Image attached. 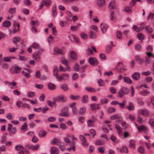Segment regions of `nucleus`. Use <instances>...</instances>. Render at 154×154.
<instances>
[{
    "label": "nucleus",
    "instance_id": "1",
    "mask_svg": "<svg viewBox=\"0 0 154 154\" xmlns=\"http://www.w3.org/2000/svg\"><path fill=\"white\" fill-rule=\"evenodd\" d=\"M129 91V90L127 88L123 87L118 92L119 96L120 97H122L124 94H127Z\"/></svg>",
    "mask_w": 154,
    "mask_h": 154
},
{
    "label": "nucleus",
    "instance_id": "2",
    "mask_svg": "<svg viewBox=\"0 0 154 154\" xmlns=\"http://www.w3.org/2000/svg\"><path fill=\"white\" fill-rule=\"evenodd\" d=\"M68 107H65L62 110L61 112L59 113V115L61 116L69 117V115L68 113Z\"/></svg>",
    "mask_w": 154,
    "mask_h": 154
},
{
    "label": "nucleus",
    "instance_id": "3",
    "mask_svg": "<svg viewBox=\"0 0 154 154\" xmlns=\"http://www.w3.org/2000/svg\"><path fill=\"white\" fill-rule=\"evenodd\" d=\"M144 25V24L143 23L138 25L137 26L134 25L133 26V29L136 32H139L144 29L145 27Z\"/></svg>",
    "mask_w": 154,
    "mask_h": 154
},
{
    "label": "nucleus",
    "instance_id": "4",
    "mask_svg": "<svg viewBox=\"0 0 154 154\" xmlns=\"http://www.w3.org/2000/svg\"><path fill=\"white\" fill-rule=\"evenodd\" d=\"M119 69V72L121 73H122L125 72L126 69L125 68L122 63L119 62L117 64V66L115 68V69Z\"/></svg>",
    "mask_w": 154,
    "mask_h": 154
},
{
    "label": "nucleus",
    "instance_id": "5",
    "mask_svg": "<svg viewBox=\"0 0 154 154\" xmlns=\"http://www.w3.org/2000/svg\"><path fill=\"white\" fill-rule=\"evenodd\" d=\"M90 64L92 66H96L98 64V61L96 58L94 57H91L88 59Z\"/></svg>",
    "mask_w": 154,
    "mask_h": 154
},
{
    "label": "nucleus",
    "instance_id": "6",
    "mask_svg": "<svg viewBox=\"0 0 154 154\" xmlns=\"http://www.w3.org/2000/svg\"><path fill=\"white\" fill-rule=\"evenodd\" d=\"M20 24L19 23H17L16 21H14V28L13 30V32L15 33L17 31L20 30Z\"/></svg>",
    "mask_w": 154,
    "mask_h": 154
},
{
    "label": "nucleus",
    "instance_id": "7",
    "mask_svg": "<svg viewBox=\"0 0 154 154\" xmlns=\"http://www.w3.org/2000/svg\"><path fill=\"white\" fill-rule=\"evenodd\" d=\"M33 57L34 59L37 62H39L40 59L41 53L38 51L35 52L34 54Z\"/></svg>",
    "mask_w": 154,
    "mask_h": 154
},
{
    "label": "nucleus",
    "instance_id": "8",
    "mask_svg": "<svg viewBox=\"0 0 154 154\" xmlns=\"http://www.w3.org/2000/svg\"><path fill=\"white\" fill-rule=\"evenodd\" d=\"M69 78V75L68 74L64 73L59 76L58 81H60L62 80H66Z\"/></svg>",
    "mask_w": 154,
    "mask_h": 154
},
{
    "label": "nucleus",
    "instance_id": "9",
    "mask_svg": "<svg viewBox=\"0 0 154 154\" xmlns=\"http://www.w3.org/2000/svg\"><path fill=\"white\" fill-rule=\"evenodd\" d=\"M140 74L139 73L135 72L132 75L131 77L134 80H138L140 78Z\"/></svg>",
    "mask_w": 154,
    "mask_h": 154
},
{
    "label": "nucleus",
    "instance_id": "10",
    "mask_svg": "<svg viewBox=\"0 0 154 154\" xmlns=\"http://www.w3.org/2000/svg\"><path fill=\"white\" fill-rule=\"evenodd\" d=\"M57 6L56 4H54L52 8V16L54 18H55L57 14V12L56 11Z\"/></svg>",
    "mask_w": 154,
    "mask_h": 154
},
{
    "label": "nucleus",
    "instance_id": "11",
    "mask_svg": "<svg viewBox=\"0 0 154 154\" xmlns=\"http://www.w3.org/2000/svg\"><path fill=\"white\" fill-rule=\"evenodd\" d=\"M135 61L138 63L141 64L144 62L143 60L141 59L140 57L138 55H136L134 57Z\"/></svg>",
    "mask_w": 154,
    "mask_h": 154
},
{
    "label": "nucleus",
    "instance_id": "12",
    "mask_svg": "<svg viewBox=\"0 0 154 154\" xmlns=\"http://www.w3.org/2000/svg\"><path fill=\"white\" fill-rule=\"evenodd\" d=\"M50 152L51 154H58L59 149L53 146L51 148Z\"/></svg>",
    "mask_w": 154,
    "mask_h": 154
},
{
    "label": "nucleus",
    "instance_id": "13",
    "mask_svg": "<svg viewBox=\"0 0 154 154\" xmlns=\"http://www.w3.org/2000/svg\"><path fill=\"white\" fill-rule=\"evenodd\" d=\"M139 112H140L142 115L145 116H148L149 114V111L146 109H143L139 110Z\"/></svg>",
    "mask_w": 154,
    "mask_h": 154
},
{
    "label": "nucleus",
    "instance_id": "14",
    "mask_svg": "<svg viewBox=\"0 0 154 154\" xmlns=\"http://www.w3.org/2000/svg\"><path fill=\"white\" fill-rule=\"evenodd\" d=\"M140 94L142 96H148L150 94V91L147 90H143L139 92Z\"/></svg>",
    "mask_w": 154,
    "mask_h": 154
},
{
    "label": "nucleus",
    "instance_id": "15",
    "mask_svg": "<svg viewBox=\"0 0 154 154\" xmlns=\"http://www.w3.org/2000/svg\"><path fill=\"white\" fill-rule=\"evenodd\" d=\"M108 28L107 25L105 23H102L100 25V28L103 33H104Z\"/></svg>",
    "mask_w": 154,
    "mask_h": 154
},
{
    "label": "nucleus",
    "instance_id": "16",
    "mask_svg": "<svg viewBox=\"0 0 154 154\" xmlns=\"http://www.w3.org/2000/svg\"><path fill=\"white\" fill-rule=\"evenodd\" d=\"M70 57L73 60H75L77 58V55L76 53L73 51H71L70 53Z\"/></svg>",
    "mask_w": 154,
    "mask_h": 154
},
{
    "label": "nucleus",
    "instance_id": "17",
    "mask_svg": "<svg viewBox=\"0 0 154 154\" xmlns=\"http://www.w3.org/2000/svg\"><path fill=\"white\" fill-rule=\"evenodd\" d=\"M58 70L57 69V67H54V69L53 74L56 77L57 80H58L60 76L58 75Z\"/></svg>",
    "mask_w": 154,
    "mask_h": 154
},
{
    "label": "nucleus",
    "instance_id": "18",
    "mask_svg": "<svg viewBox=\"0 0 154 154\" xmlns=\"http://www.w3.org/2000/svg\"><path fill=\"white\" fill-rule=\"evenodd\" d=\"M60 143L61 142L60 140L57 138H54L53 139L52 142L51 143V144H55L58 146L60 145Z\"/></svg>",
    "mask_w": 154,
    "mask_h": 154
},
{
    "label": "nucleus",
    "instance_id": "19",
    "mask_svg": "<svg viewBox=\"0 0 154 154\" xmlns=\"http://www.w3.org/2000/svg\"><path fill=\"white\" fill-rule=\"evenodd\" d=\"M31 47L34 49H39L40 48V46L39 44L35 42H33L31 46Z\"/></svg>",
    "mask_w": 154,
    "mask_h": 154
},
{
    "label": "nucleus",
    "instance_id": "20",
    "mask_svg": "<svg viewBox=\"0 0 154 154\" xmlns=\"http://www.w3.org/2000/svg\"><path fill=\"white\" fill-rule=\"evenodd\" d=\"M126 107L129 110H133L134 109V106L132 102H130L129 106H126Z\"/></svg>",
    "mask_w": 154,
    "mask_h": 154
},
{
    "label": "nucleus",
    "instance_id": "21",
    "mask_svg": "<svg viewBox=\"0 0 154 154\" xmlns=\"http://www.w3.org/2000/svg\"><path fill=\"white\" fill-rule=\"evenodd\" d=\"M123 79L124 82L128 84H130L132 83L131 80L128 77H124Z\"/></svg>",
    "mask_w": 154,
    "mask_h": 154
},
{
    "label": "nucleus",
    "instance_id": "22",
    "mask_svg": "<svg viewBox=\"0 0 154 154\" xmlns=\"http://www.w3.org/2000/svg\"><path fill=\"white\" fill-rule=\"evenodd\" d=\"M94 120H93L91 119L88 120L87 122L88 126L89 127H94Z\"/></svg>",
    "mask_w": 154,
    "mask_h": 154
},
{
    "label": "nucleus",
    "instance_id": "23",
    "mask_svg": "<svg viewBox=\"0 0 154 154\" xmlns=\"http://www.w3.org/2000/svg\"><path fill=\"white\" fill-rule=\"evenodd\" d=\"M75 142L74 141H72V142L71 143V146H72V147H70L69 148H68L67 149V150L68 151H69L71 149H72L73 151H74L75 150Z\"/></svg>",
    "mask_w": 154,
    "mask_h": 154
},
{
    "label": "nucleus",
    "instance_id": "24",
    "mask_svg": "<svg viewBox=\"0 0 154 154\" xmlns=\"http://www.w3.org/2000/svg\"><path fill=\"white\" fill-rule=\"evenodd\" d=\"M11 25V22L9 21H6L3 22L2 25L5 27H8Z\"/></svg>",
    "mask_w": 154,
    "mask_h": 154
},
{
    "label": "nucleus",
    "instance_id": "25",
    "mask_svg": "<svg viewBox=\"0 0 154 154\" xmlns=\"http://www.w3.org/2000/svg\"><path fill=\"white\" fill-rule=\"evenodd\" d=\"M61 61L63 64L67 65H68L69 61L64 57H62L61 58Z\"/></svg>",
    "mask_w": 154,
    "mask_h": 154
},
{
    "label": "nucleus",
    "instance_id": "26",
    "mask_svg": "<svg viewBox=\"0 0 154 154\" xmlns=\"http://www.w3.org/2000/svg\"><path fill=\"white\" fill-rule=\"evenodd\" d=\"M97 4L98 7H102L105 5V1L104 0H97Z\"/></svg>",
    "mask_w": 154,
    "mask_h": 154
},
{
    "label": "nucleus",
    "instance_id": "27",
    "mask_svg": "<svg viewBox=\"0 0 154 154\" xmlns=\"http://www.w3.org/2000/svg\"><path fill=\"white\" fill-rule=\"evenodd\" d=\"M85 89L87 91L91 93H94L96 91L95 89L91 87H85Z\"/></svg>",
    "mask_w": 154,
    "mask_h": 154
},
{
    "label": "nucleus",
    "instance_id": "28",
    "mask_svg": "<svg viewBox=\"0 0 154 154\" xmlns=\"http://www.w3.org/2000/svg\"><path fill=\"white\" fill-rule=\"evenodd\" d=\"M135 141L134 140H131L129 142V146L130 147L134 149L135 147L134 143Z\"/></svg>",
    "mask_w": 154,
    "mask_h": 154
},
{
    "label": "nucleus",
    "instance_id": "29",
    "mask_svg": "<svg viewBox=\"0 0 154 154\" xmlns=\"http://www.w3.org/2000/svg\"><path fill=\"white\" fill-rule=\"evenodd\" d=\"M47 134V132L43 130L40 131L39 133V136L40 137H43Z\"/></svg>",
    "mask_w": 154,
    "mask_h": 154
},
{
    "label": "nucleus",
    "instance_id": "30",
    "mask_svg": "<svg viewBox=\"0 0 154 154\" xmlns=\"http://www.w3.org/2000/svg\"><path fill=\"white\" fill-rule=\"evenodd\" d=\"M120 151L121 153H127L128 152L127 148L125 146H122V149H120Z\"/></svg>",
    "mask_w": 154,
    "mask_h": 154
},
{
    "label": "nucleus",
    "instance_id": "31",
    "mask_svg": "<svg viewBox=\"0 0 154 154\" xmlns=\"http://www.w3.org/2000/svg\"><path fill=\"white\" fill-rule=\"evenodd\" d=\"M116 5L115 3L113 2H110L109 5V8L110 10H112L115 9Z\"/></svg>",
    "mask_w": 154,
    "mask_h": 154
},
{
    "label": "nucleus",
    "instance_id": "32",
    "mask_svg": "<svg viewBox=\"0 0 154 154\" xmlns=\"http://www.w3.org/2000/svg\"><path fill=\"white\" fill-rule=\"evenodd\" d=\"M48 88L51 90H54L55 89V86L53 83H50L48 85Z\"/></svg>",
    "mask_w": 154,
    "mask_h": 154
},
{
    "label": "nucleus",
    "instance_id": "33",
    "mask_svg": "<svg viewBox=\"0 0 154 154\" xmlns=\"http://www.w3.org/2000/svg\"><path fill=\"white\" fill-rule=\"evenodd\" d=\"M110 119L111 120H114L116 119H119V120H122V118L120 117L117 114H115L110 117Z\"/></svg>",
    "mask_w": 154,
    "mask_h": 154
},
{
    "label": "nucleus",
    "instance_id": "34",
    "mask_svg": "<svg viewBox=\"0 0 154 154\" xmlns=\"http://www.w3.org/2000/svg\"><path fill=\"white\" fill-rule=\"evenodd\" d=\"M145 29L146 32L149 33H151L152 32V28L149 26H145Z\"/></svg>",
    "mask_w": 154,
    "mask_h": 154
},
{
    "label": "nucleus",
    "instance_id": "35",
    "mask_svg": "<svg viewBox=\"0 0 154 154\" xmlns=\"http://www.w3.org/2000/svg\"><path fill=\"white\" fill-rule=\"evenodd\" d=\"M39 147V145L38 144H37L35 146L30 145L29 146V148L33 150H37L38 149Z\"/></svg>",
    "mask_w": 154,
    "mask_h": 154
},
{
    "label": "nucleus",
    "instance_id": "36",
    "mask_svg": "<svg viewBox=\"0 0 154 154\" xmlns=\"http://www.w3.org/2000/svg\"><path fill=\"white\" fill-rule=\"evenodd\" d=\"M90 38H94L96 37L95 33L92 31H90L89 32Z\"/></svg>",
    "mask_w": 154,
    "mask_h": 154
},
{
    "label": "nucleus",
    "instance_id": "37",
    "mask_svg": "<svg viewBox=\"0 0 154 154\" xmlns=\"http://www.w3.org/2000/svg\"><path fill=\"white\" fill-rule=\"evenodd\" d=\"M54 51L58 54H63L61 50L58 48H54Z\"/></svg>",
    "mask_w": 154,
    "mask_h": 154
},
{
    "label": "nucleus",
    "instance_id": "38",
    "mask_svg": "<svg viewBox=\"0 0 154 154\" xmlns=\"http://www.w3.org/2000/svg\"><path fill=\"white\" fill-rule=\"evenodd\" d=\"M86 110V108L85 107L81 108L79 111V114L81 115H83L85 113Z\"/></svg>",
    "mask_w": 154,
    "mask_h": 154
},
{
    "label": "nucleus",
    "instance_id": "39",
    "mask_svg": "<svg viewBox=\"0 0 154 154\" xmlns=\"http://www.w3.org/2000/svg\"><path fill=\"white\" fill-rule=\"evenodd\" d=\"M42 2L46 6L48 7L50 5L51 2L50 0H44Z\"/></svg>",
    "mask_w": 154,
    "mask_h": 154
},
{
    "label": "nucleus",
    "instance_id": "40",
    "mask_svg": "<svg viewBox=\"0 0 154 154\" xmlns=\"http://www.w3.org/2000/svg\"><path fill=\"white\" fill-rule=\"evenodd\" d=\"M124 10L125 11L128 13H131L132 12V11L131 9V7L130 6H127L125 7Z\"/></svg>",
    "mask_w": 154,
    "mask_h": 154
},
{
    "label": "nucleus",
    "instance_id": "41",
    "mask_svg": "<svg viewBox=\"0 0 154 154\" xmlns=\"http://www.w3.org/2000/svg\"><path fill=\"white\" fill-rule=\"evenodd\" d=\"M61 88L65 91L68 90L67 85L66 84H63L61 86Z\"/></svg>",
    "mask_w": 154,
    "mask_h": 154
},
{
    "label": "nucleus",
    "instance_id": "42",
    "mask_svg": "<svg viewBox=\"0 0 154 154\" xmlns=\"http://www.w3.org/2000/svg\"><path fill=\"white\" fill-rule=\"evenodd\" d=\"M35 95V93L34 92L29 91L27 93V96L29 97H34Z\"/></svg>",
    "mask_w": 154,
    "mask_h": 154
},
{
    "label": "nucleus",
    "instance_id": "43",
    "mask_svg": "<svg viewBox=\"0 0 154 154\" xmlns=\"http://www.w3.org/2000/svg\"><path fill=\"white\" fill-rule=\"evenodd\" d=\"M104 144V142L103 141L100 140H97L95 142V144L97 145H102Z\"/></svg>",
    "mask_w": 154,
    "mask_h": 154
},
{
    "label": "nucleus",
    "instance_id": "44",
    "mask_svg": "<svg viewBox=\"0 0 154 154\" xmlns=\"http://www.w3.org/2000/svg\"><path fill=\"white\" fill-rule=\"evenodd\" d=\"M137 128L139 131L142 130H144L145 131L147 130V128L146 127L143 125H142L140 127H137Z\"/></svg>",
    "mask_w": 154,
    "mask_h": 154
},
{
    "label": "nucleus",
    "instance_id": "45",
    "mask_svg": "<svg viewBox=\"0 0 154 154\" xmlns=\"http://www.w3.org/2000/svg\"><path fill=\"white\" fill-rule=\"evenodd\" d=\"M6 117L9 120L12 119L14 118V116L10 113H7L6 115Z\"/></svg>",
    "mask_w": 154,
    "mask_h": 154
},
{
    "label": "nucleus",
    "instance_id": "46",
    "mask_svg": "<svg viewBox=\"0 0 154 154\" xmlns=\"http://www.w3.org/2000/svg\"><path fill=\"white\" fill-rule=\"evenodd\" d=\"M126 103V101L123 100L122 101V103H119L118 104L119 105L120 107L121 108H123L125 107V105Z\"/></svg>",
    "mask_w": 154,
    "mask_h": 154
},
{
    "label": "nucleus",
    "instance_id": "47",
    "mask_svg": "<svg viewBox=\"0 0 154 154\" xmlns=\"http://www.w3.org/2000/svg\"><path fill=\"white\" fill-rule=\"evenodd\" d=\"M16 8H10L8 10V12L10 14H14L16 11Z\"/></svg>",
    "mask_w": 154,
    "mask_h": 154
},
{
    "label": "nucleus",
    "instance_id": "48",
    "mask_svg": "<svg viewBox=\"0 0 154 154\" xmlns=\"http://www.w3.org/2000/svg\"><path fill=\"white\" fill-rule=\"evenodd\" d=\"M64 98V97L63 95H61L56 98L55 100L57 102H58L63 100Z\"/></svg>",
    "mask_w": 154,
    "mask_h": 154
},
{
    "label": "nucleus",
    "instance_id": "49",
    "mask_svg": "<svg viewBox=\"0 0 154 154\" xmlns=\"http://www.w3.org/2000/svg\"><path fill=\"white\" fill-rule=\"evenodd\" d=\"M135 48L136 50L137 51H140L141 50L142 47L139 44H136L135 46Z\"/></svg>",
    "mask_w": 154,
    "mask_h": 154
},
{
    "label": "nucleus",
    "instance_id": "50",
    "mask_svg": "<svg viewBox=\"0 0 154 154\" xmlns=\"http://www.w3.org/2000/svg\"><path fill=\"white\" fill-rule=\"evenodd\" d=\"M137 151L140 153H144L145 152L144 148L142 147H139L137 148Z\"/></svg>",
    "mask_w": 154,
    "mask_h": 154
},
{
    "label": "nucleus",
    "instance_id": "51",
    "mask_svg": "<svg viewBox=\"0 0 154 154\" xmlns=\"http://www.w3.org/2000/svg\"><path fill=\"white\" fill-rule=\"evenodd\" d=\"M116 128L118 130V134H120L121 133L122 129L121 127L118 124H116L115 125Z\"/></svg>",
    "mask_w": 154,
    "mask_h": 154
},
{
    "label": "nucleus",
    "instance_id": "52",
    "mask_svg": "<svg viewBox=\"0 0 154 154\" xmlns=\"http://www.w3.org/2000/svg\"><path fill=\"white\" fill-rule=\"evenodd\" d=\"M97 82L100 86H103L105 85L104 81L101 79H98L97 81Z\"/></svg>",
    "mask_w": 154,
    "mask_h": 154
},
{
    "label": "nucleus",
    "instance_id": "53",
    "mask_svg": "<svg viewBox=\"0 0 154 154\" xmlns=\"http://www.w3.org/2000/svg\"><path fill=\"white\" fill-rule=\"evenodd\" d=\"M7 134H6L3 135L2 137L1 143H4L5 141L7 140V137L6 136L7 135Z\"/></svg>",
    "mask_w": 154,
    "mask_h": 154
},
{
    "label": "nucleus",
    "instance_id": "54",
    "mask_svg": "<svg viewBox=\"0 0 154 154\" xmlns=\"http://www.w3.org/2000/svg\"><path fill=\"white\" fill-rule=\"evenodd\" d=\"M109 101V100L106 98H105L100 100V103L102 104L106 103Z\"/></svg>",
    "mask_w": 154,
    "mask_h": 154
},
{
    "label": "nucleus",
    "instance_id": "55",
    "mask_svg": "<svg viewBox=\"0 0 154 154\" xmlns=\"http://www.w3.org/2000/svg\"><path fill=\"white\" fill-rule=\"evenodd\" d=\"M73 70L75 71H79V66L77 63L75 64L73 68Z\"/></svg>",
    "mask_w": 154,
    "mask_h": 154
},
{
    "label": "nucleus",
    "instance_id": "56",
    "mask_svg": "<svg viewBox=\"0 0 154 154\" xmlns=\"http://www.w3.org/2000/svg\"><path fill=\"white\" fill-rule=\"evenodd\" d=\"M115 109L112 107H110L108 109V113L109 114H111L115 112Z\"/></svg>",
    "mask_w": 154,
    "mask_h": 154
},
{
    "label": "nucleus",
    "instance_id": "57",
    "mask_svg": "<svg viewBox=\"0 0 154 154\" xmlns=\"http://www.w3.org/2000/svg\"><path fill=\"white\" fill-rule=\"evenodd\" d=\"M69 97L72 100H77L79 98V97L78 95L74 96L73 95H71Z\"/></svg>",
    "mask_w": 154,
    "mask_h": 154
},
{
    "label": "nucleus",
    "instance_id": "58",
    "mask_svg": "<svg viewBox=\"0 0 154 154\" xmlns=\"http://www.w3.org/2000/svg\"><path fill=\"white\" fill-rule=\"evenodd\" d=\"M20 40V38L19 37H14L13 39V41L14 43H16L19 42Z\"/></svg>",
    "mask_w": 154,
    "mask_h": 154
},
{
    "label": "nucleus",
    "instance_id": "59",
    "mask_svg": "<svg viewBox=\"0 0 154 154\" xmlns=\"http://www.w3.org/2000/svg\"><path fill=\"white\" fill-rule=\"evenodd\" d=\"M97 150L100 153L103 154L104 153L105 149L104 147H99L98 148Z\"/></svg>",
    "mask_w": 154,
    "mask_h": 154
},
{
    "label": "nucleus",
    "instance_id": "60",
    "mask_svg": "<svg viewBox=\"0 0 154 154\" xmlns=\"http://www.w3.org/2000/svg\"><path fill=\"white\" fill-rule=\"evenodd\" d=\"M154 17V13H152L151 12H150L148 15V17L149 19L153 20Z\"/></svg>",
    "mask_w": 154,
    "mask_h": 154
},
{
    "label": "nucleus",
    "instance_id": "61",
    "mask_svg": "<svg viewBox=\"0 0 154 154\" xmlns=\"http://www.w3.org/2000/svg\"><path fill=\"white\" fill-rule=\"evenodd\" d=\"M16 67L14 66L11 67L10 70V73L12 74H15V72L16 71Z\"/></svg>",
    "mask_w": 154,
    "mask_h": 154
},
{
    "label": "nucleus",
    "instance_id": "62",
    "mask_svg": "<svg viewBox=\"0 0 154 154\" xmlns=\"http://www.w3.org/2000/svg\"><path fill=\"white\" fill-rule=\"evenodd\" d=\"M15 148L17 151L21 152L23 149V147L20 145H17L16 146Z\"/></svg>",
    "mask_w": 154,
    "mask_h": 154
},
{
    "label": "nucleus",
    "instance_id": "63",
    "mask_svg": "<svg viewBox=\"0 0 154 154\" xmlns=\"http://www.w3.org/2000/svg\"><path fill=\"white\" fill-rule=\"evenodd\" d=\"M88 100V97L87 95H85L83 97L82 101L83 103H86Z\"/></svg>",
    "mask_w": 154,
    "mask_h": 154
},
{
    "label": "nucleus",
    "instance_id": "64",
    "mask_svg": "<svg viewBox=\"0 0 154 154\" xmlns=\"http://www.w3.org/2000/svg\"><path fill=\"white\" fill-rule=\"evenodd\" d=\"M149 123L151 126L154 127V119H150Z\"/></svg>",
    "mask_w": 154,
    "mask_h": 154
}]
</instances>
